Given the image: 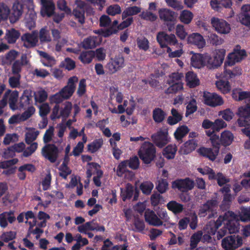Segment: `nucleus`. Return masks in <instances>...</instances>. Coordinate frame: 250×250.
<instances>
[{
	"label": "nucleus",
	"mask_w": 250,
	"mask_h": 250,
	"mask_svg": "<svg viewBox=\"0 0 250 250\" xmlns=\"http://www.w3.org/2000/svg\"><path fill=\"white\" fill-rule=\"evenodd\" d=\"M224 223L230 233L238 232L240 224L237 215L232 211H227L223 215H220L215 222L210 221L205 230L210 234H215L217 229Z\"/></svg>",
	"instance_id": "nucleus-1"
},
{
	"label": "nucleus",
	"mask_w": 250,
	"mask_h": 250,
	"mask_svg": "<svg viewBox=\"0 0 250 250\" xmlns=\"http://www.w3.org/2000/svg\"><path fill=\"white\" fill-rule=\"evenodd\" d=\"M156 148L149 142H145L139 149L138 154L140 158L146 164H150L156 156Z\"/></svg>",
	"instance_id": "nucleus-2"
},
{
	"label": "nucleus",
	"mask_w": 250,
	"mask_h": 250,
	"mask_svg": "<svg viewBox=\"0 0 250 250\" xmlns=\"http://www.w3.org/2000/svg\"><path fill=\"white\" fill-rule=\"evenodd\" d=\"M247 56L244 49H241L239 45H237L233 49L231 53H229L225 61V66H232L237 62H240Z\"/></svg>",
	"instance_id": "nucleus-3"
},
{
	"label": "nucleus",
	"mask_w": 250,
	"mask_h": 250,
	"mask_svg": "<svg viewBox=\"0 0 250 250\" xmlns=\"http://www.w3.org/2000/svg\"><path fill=\"white\" fill-rule=\"evenodd\" d=\"M243 238L239 235H230L222 239L221 246L225 250H235L243 244Z\"/></svg>",
	"instance_id": "nucleus-4"
},
{
	"label": "nucleus",
	"mask_w": 250,
	"mask_h": 250,
	"mask_svg": "<svg viewBox=\"0 0 250 250\" xmlns=\"http://www.w3.org/2000/svg\"><path fill=\"white\" fill-rule=\"evenodd\" d=\"M78 81V78L75 76L69 78L67 84L59 91L65 100L69 99L73 95L76 89V84Z\"/></svg>",
	"instance_id": "nucleus-5"
},
{
	"label": "nucleus",
	"mask_w": 250,
	"mask_h": 250,
	"mask_svg": "<svg viewBox=\"0 0 250 250\" xmlns=\"http://www.w3.org/2000/svg\"><path fill=\"white\" fill-rule=\"evenodd\" d=\"M210 23L215 30L218 33L226 34L230 30L229 24L223 19L212 17L211 19Z\"/></svg>",
	"instance_id": "nucleus-6"
},
{
	"label": "nucleus",
	"mask_w": 250,
	"mask_h": 250,
	"mask_svg": "<svg viewBox=\"0 0 250 250\" xmlns=\"http://www.w3.org/2000/svg\"><path fill=\"white\" fill-rule=\"evenodd\" d=\"M203 99L206 104L212 107L221 105L224 104L222 97L215 93L205 92Z\"/></svg>",
	"instance_id": "nucleus-7"
},
{
	"label": "nucleus",
	"mask_w": 250,
	"mask_h": 250,
	"mask_svg": "<svg viewBox=\"0 0 250 250\" xmlns=\"http://www.w3.org/2000/svg\"><path fill=\"white\" fill-rule=\"evenodd\" d=\"M157 40L162 48H167V44L174 45L177 43V40L174 34L168 35L164 32L158 33Z\"/></svg>",
	"instance_id": "nucleus-8"
},
{
	"label": "nucleus",
	"mask_w": 250,
	"mask_h": 250,
	"mask_svg": "<svg viewBox=\"0 0 250 250\" xmlns=\"http://www.w3.org/2000/svg\"><path fill=\"white\" fill-rule=\"evenodd\" d=\"M152 140L154 144L160 148H162L170 141L167 130H160L157 133L151 136Z\"/></svg>",
	"instance_id": "nucleus-9"
},
{
	"label": "nucleus",
	"mask_w": 250,
	"mask_h": 250,
	"mask_svg": "<svg viewBox=\"0 0 250 250\" xmlns=\"http://www.w3.org/2000/svg\"><path fill=\"white\" fill-rule=\"evenodd\" d=\"M218 202L216 200H210L208 201L206 204L201 207L199 215L201 217L205 216L208 213L211 212V214L209 215V217H213L216 214V208L217 207Z\"/></svg>",
	"instance_id": "nucleus-10"
},
{
	"label": "nucleus",
	"mask_w": 250,
	"mask_h": 250,
	"mask_svg": "<svg viewBox=\"0 0 250 250\" xmlns=\"http://www.w3.org/2000/svg\"><path fill=\"white\" fill-rule=\"evenodd\" d=\"M194 182L189 178L177 180L172 183L173 188H178L182 192H187L192 189L194 187Z\"/></svg>",
	"instance_id": "nucleus-11"
},
{
	"label": "nucleus",
	"mask_w": 250,
	"mask_h": 250,
	"mask_svg": "<svg viewBox=\"0 0 250 250\" xmlns=\"http://www.w3.org/2000/svg\"><path fill=\"white\" fill-rule=\"evenodd\" d=\"M216 78L218 79L215 83L216 88L223 94H227L230 92L231 87L229 82L224 78L223 75L218 73L216 75Z\"/></svg>",
	"instance_id": "nucleus-12"
},
{
	"label": "nucleus",
	"mask_w": 250,
	"mask_h": 250,
	"mask_svg": "<svg viewBox=\"0 0 250 250\" xmlns=\"http://www.w3.org/2000/svg\"><path fill=\"white\" fill-rule=\"evenodd\" d=\"M42 153L45 158L54 163L58 157V149L54 145H48L42 148Z\"/></svg>",
	"instance_id": "nucleus-13"
},
{
	"label": "nucleus",
	"mask_w": 250,
	"mask_h": 250,
	"mask_svg": "<svg viewBox=\"0 0 250 250\" xmlns=\"http://www.w3.org/2000/svg\"><path fill=\"white\" fill-rule=\"evenodd\" d=\"M76 7L73 10V15L79 21L83 23L84 22V10L87 8L86 4L81 0H76Z\"/></svg>",
	"instance_id": "nucleus-14"
},
{
	"label": "nucleus",
	"mask_w": 250,
	"mask_h": 250,
	"mask_svg": "<svg viewBox=\"0 0 250 250\" xmlns=\"http://www.w3.org/2000/svg\"><path fill=\"white\" fill-rule=\"evenodd\" d=\"M124 57L119 55L114 58H112L108 64V68L111 73H115L125 65Z\"/></svg>",
	"instance_id": "nucleus-15"
},
{
	"label": "nucleus",
	"mask_w": 250,
	"mask_h": 250,
	"mask_svg": "<svg viewBox=\"0 0 250 250\" xmlns=\"http://www.w3.org/2000/svg\"><path fill=\"white\" fill-rule=\"evenodd\" d=\"M192 56L190 58V65L195 68H201L206 66V54L194 53L192 51L190 53Z\"/></svg>",
	"instance_id": "nucleus-16"
},
{
	"label": "nucleus",
	"mask_w": 250,
	"mask_h": 250,
	"mask_svg": "<svg viewBox=\"0 0 250 250\" xmlns=\"http://www.w3.org/2000/svg\"><path fill=\"white\" fill-rule=\"evenodd\" d=\"M146 221L149 225L159 227L163 225V221L161 220L157 214L153 211L147 209L145 213Z\"/></svg>",
	"instance_id": "nucleus-17"
},
{
	"label": "nucleus",
	"mask_w": 250,
	"mask_h": 250,
	"mask_svg": "<svg viewBox=\"0 0 250 250\" xmlns=\"http://www.w3.org/2000/svg\"><path fill=\"white\" fill-rule=\"evenodd\" d=\"M19 98V93L17 91H13L11 92L10 90L7 91L2 100H5L6 104L7 101H8V103L10 108L15 110L17 108V103Z\"/></svg>",
	"instance_id": "nucleus-18"
},
{
	"label": "nucleus",
	"mask_w": 250,
	"mask_h": 250,
	"mask_svg": "<svg viewBox=\"0 0 250 250\" xmlns=\"http://www.w3.org/2000/svg\"><path fill=\"white\" fill-rule=\"evenodd\" d=\"M23 45L26 47H31L35 46L38 41V33L34 31L32 34H25L21 37Z\"/></svg>",
	"instance_id": "nucleus-19"
},
{
	"label": "nucleus",
	"mask_w": 250,
	"mask_h": 250,
	"mask_svg": "<svg viewBox=\"0 0 250 250\" xmlns=\"http://www.w3.org/2000/svg\"><path fill=\"white\" fill-rule=\"evenodd\" d=\"M188 42L195 45L201 49L206 45V41L203 37L197 33H192L188 36L187 40Z\"/></svg>",
	"instance_id": "nucleus-20"
},
{
	"label": "nucleus",
	"mask_w": 250,
	"mask_h": 250,
	"mask_svg": "<svg viewBox=\"0 0 250 250\" xmlns=\"http://www.w3.org/2000/svg\"><path fill=\"white\" fill-rule=\"evenodd\" d=\"M219 147L213 148L202 147L198 149V152L201 155L208 158L211 161H214L219 153Z\"/></svg>",
	"instance_id": "nucleus-21"
},
{
	"label": "nucleus",
	"mask_w": 250,
	"mask_h": 250,
	"mask_svg": "<svg viewBox=\"0 0 250 250\" xmlns=\"http://www.w3.org/2000/svg\"><path fill=\"white\" fill-rule=\"evenodd\" d=\"M42 7L41 11L42 15L43 17H50L54 13L55 5L52 0H40Z\"/></svg>",
	"instance_id": "nucleus-22"
},
{
	"label": "nucleus",
	"mask_w": 250,
	"mask_h": 250,
	"mask_svg": "<svg viewBox=\"0 0 250 250\" xmlns=\"http://www.w3.org/2000/svg\"><path fill=\"white\" fill-rule=\"evenodd\" d=\"M16 220L13 211H5L0 214V226L5 228L8 226V222L12 224Z\"/></svg>",
	"instance_id": "nucleus-23"
},
{
	"label": "nucleus",
	"mask_w": 250,
	"mask_h": 250,
	"mask_svg": "<svg viewBox=\"0 0 250 250\" xmlns=\"http://www.w3.org/2000/svg\"><path fill=\"white\" fill-rule=\"evenodd\" d=\"M23 13V8L22 5L19 2L13 4L12 9V12L9 16L10 22L15 23L17 21L22 15Z\"/></svg>",
	"instance_id": "nucleus-24"
},
{
	"label": "nucleus",
	"mask_w": 250,
	"mask_h": 250,
	"mask_svg": "<svg viewBox=\"0 0 250 250\" xmlns=\"http://www.w3.org/2000/svg\"><path fill=\"white\" fill-rule=\"evenodd\" d=\"M160 19L165 21H174L176 20L177 14L170 9L162 8L159 10Z\"/></svg>",
	"instance_id": "nucleus-25"
},
{
	"label": "nucleus",
	"mask_w": 250,
	"mask_h": 250,
	"mask_svg": "<svg viewBox=\"0 0 250 250\" xmlns=\"http://www.w3.org/2000/svg\"><path fill=\"white\" fill-rule=\"evenodd\" d=\"M135 106V102L132 99L124 100L123 104H120L118 106L119 113H122L126 111L127 114L131 115L133 112Z\"/></svg>",
	"instance_id": "nucleus-26"
},
{
	"label": "nucleus",
	"mask_w": 250,
	"mask_h": 250,
	"mask_svg": "<svg viewBox=\"0 0 250 250\" xmlns=\"http://www.w3.org/2000/svg\"><path fill=\"white\" fill-rule=\"evenodd\" d=\"M228 66H225V62L224 71L223 73H222L223 75V77H225L229 79H232L242 75V70L240 67L236 66L234 67L233 69L230 70L227 68Z\"/></svg>",
	"instance_id": "nucleus-27"
},
{
	"label": "nucleus",
	"mask_w": 250,
	"mask_h": 250,
	"mask_svg": "<svg viewBox=\"0 0 250 250\" xmlns=\"http://www.w3.org/2000/svg\"><path fill=\"white\" fill-rule=\"evenodd\" d=\"M40 132L33 127H26L25 134V142L29 145L36 140Z\"/></svg>",
	"instance_id": "nucleus-28"
},
{
	"label": "nucleus",
	"mask_w": 250,
	"mask_h": 250,
	"mask_svg": "<svg viewBox=\"0 0 250 250\" xmlns=\"http://www.w3.org/2000/svg\"><path fill=\"white\" fill-rule=\"evenodd\" d=\"M197 146V144L195 140H189L181 146L179 150V152L181 154H187L194 150Z\"/></svg>",
	"instance_id": "nucleus-29"
},
{
	"label": "nucleus",
	"mask_w": 250,
	"mask_h": 250,
	"mask_svg": "<svg viewBox=\"0 0 250 250\" xmlns=\"http://www.w3.org/2000/svg\"><path fill=\"white\" fill-rule=\"evenodd\" d=\"M232 98L236 101L246 100L250 102V91H244L240 89L233 90Z\"/></svg>",
	"instance_id": "nucleus-30"
},
{
	"label": "nucleus",
	"mask_w": 250,
	"mask_h": 250,
	"mask_svg": "<svg viewBox=\"0 0 250 250\" xmlns=\"http://www.w3.org/2000/svg\"><path fill=\"white\" fill-rule=\"evenodd\" d=\"M87 177L89 178L92 175H98V176H103V171L100 166L94 163H89L86 172Z\"/></svg>",
	"instance_id": "nucleus-31"
},
{
	"label": "nucleus",
	"mask_w": 250,
	"mask_h": 250,
	"mask_svg": "<svg viewBox=\"0 0 250 250\" xmlns=\"http://www.w3.org/2000/svg\"><path fill=\"white\" fill-rule=\"evenodd\" d=\"M186 80L187 85L190 88L194 87L200 83L199 79L196 74L193 72H188L186 75Z\"/></svg>",
	"instance_id": "nucleus-32"
},
{
	"label": "nucleus",
	"mask_w": 250,
	"mask_h": 250,
	"mask_svg": "<svg viewBox=\"0 0 250 250\" xmlns=\"http://www.w3.org/2000/svg\"><path fill=\"white\" fill-rule=\"evenodd\" d=\"M177 150V148L175 145H169L163 149V155L167 159H173L175 157Z\"/></svg>",
	"instance_id": "nucleus-33"
},
{
	"label": "nucleus",
	"mask_w": 250,
	"mask_h": 250,
	"mask_svg": "<svg viewBox=\"0 0 250 250\" xmlns=\"http://www.w3.org/2000/svg\"><path fill=\"white\" fill-rule=\"evenodd\" d=\"M234 139L232 133L229 130H225L222 132L220 136L221 144L225 146L230 145Z\"/></svg>",
	"instance_id": "nucleus-34"
},
{
	"label": "nucleus",
	"mask_w": 250,
	"mask_h": 250,
	"mask_svg": "<svg viewBox=\"0 0 250 250\" xmlns=\"http://www.w3.org/2000/svg\"><path fill=\"white\" fill-rule=\"evenodd\" d=\"M39 53L42 57V62L44 66L52 67L55 64V60L53 57L43 51H39Z\"/></svg>",
	"instance_id": "nucleus-35"
},
{
	"label": "nucleus",
	"mask_w": 250,
	"mask_h": 250,
	"mask_svg": "<svg viewBox=\"0 0 250 250\" xmlns=\"http://www.w3.org/2000/svg\"><path fill=\"white\" fill-rule=\"evenodd\" d=\"M172 116H169L167 118V123L170 125H174L180 122L182 119V116L175 109L172 108L171 110Z\"/></svg>",
	"instance_id": "nucleus-36"
},
{
	"label": "nucleus",
	"mask_w": 250,
	"mask_h": 250,
	"mask_svg": "<svg viewBox=\"0 0 250 250\" xmlns=\"http://www.w3.org/2000/svg\"><path fill=\"white\" fill-rule=\"evenodd\" d=\"M193 18V13L188 10L182 11L179 17L180 21L185 24H189L192 20Z\"/></svg>",
	"instance_id": "nucleus-37"
},
{
	"label": "nucleus",
	"mask_w": 250,
	"mask_h": 250,
	"mask_svg": "<svg viewBox=\"0 0 250 250\" xmlns=\"http://www.w3.org/2000/svg\"><path fill=\"white\" fill-rule=\"evenodd\" d=\"M237 216L242 222H250V207L241 208V211Z\"/></svg>",
	"instance_id": "nucleus-38"
},
{
	"label": "nucleus",
	"mask_w": 250,
	"mask_h": 250,
	"mask_svg": "<svg viewBox=\"0 0 250 250\" xmlns=\"http://www.w3.org/2000/svg\"><path fill=\"white\" fill-rule=\"evenodd\" d=\"M20 36L19 32L15 29H11L6 31L5 38L9 43H13L16 42Z\"/></svg>",
	"instance_id": "nucleus-39"
},
{
	"label": "nucleus",
	"mask_w": 250,
	"mask_h": 250,
	"mask_svg": "<svg viewBox=\"0 0 250 250\" xmlns=\"http://www.w3.org/2000/svg\"><path fill=\"white\" fill-rule=\"evenodd\" d=\"M206 64L210 69H215L220 66L221 65L211 55L206 54Z\"/></svg>",
	"instance_id": "nucleus-40"
},
{
	"label": "nucleus",
	"mask_w": 250,
	"mask_h": 250,
	"mask_svg": "<svg viewBox=\"0 0 250 250\" xmlns=\"http://www.w3.org/2000/svg\"><path fill=\"white\" fill-rule=\"evenodd\" d=\"M36 14L34 11H31L30 14H27L25 18L26 26L29 29H31L35 26Z\"/></svg>",
	"instance_id": "nucleus-41"
},
{
	"label": "nucleus",
	"mask_w": 250,
	"mask_h": 250,
	"mask_svg": "<svg viewBox=\"0 0 250 250\" xmlns=\"http://www.w3.org/2000/svg\"><path fill=\"white\" fill-rule=\"evenodd\" d=\"M100 42V39L97 37H91L85 39L83 43V45L85 48H92L95 47Z\"/></svg>",
	"instance_id": "nucleus-42"
},
{
	"label": "nucleus",
	"mask_w": 250,
	"mask_h": 250,
	"mask_svg": "<svg viewBox=\"0 0 250 250\" xmlns=\"http://www.w3.org/2000/svg\"><path fill=\"white\" fill-rule=\"evenodd\" d=\"M141 11V8L137 6H133L126 8L122 13V18L125 19L128 16H133Z\"/></svg>",
	"instance_id": "nucleus-43"
},
{
	"label": "nucleus",
	"mask_w": 250,
	"mask_h": 250,
	"mask_svg": "<svg viewBox=\"0 0 250 250\" xmlns=\"http://www.w3.org/2000/svg\"><path fill=\"white\" fill-rule=\"evenodd\" d=\"M226 50L223 48L216 49L212 52V55L221 65L226 55Z\"/></svg>",
	"instance_id": "nucleus-44"
},
{
	"label": "nucleus",
	"mask_w": 250,
	"mask_h": 250,
	"mask_svg": "<svg viewBox=\"0 0 250 250\" xmlns=\"http://www.w3.org/2000/svg\"><path fill=\"white\" fill-rule=\"evenodd\" d=\"M167 207L169 210L175 214L182 212L183 209V205L175 201H171L168 202L167 205Z\"/></svg>",
	"instance_id": "nucleus-45"
},
{
	"label": "nucleus",
	"mask_w": 250,
	"mask_h": 250,
	"mask_svg": "<svg viewBox=\"0 0 250 250\" xmlns=\"http://www.w3.org/2000/svg\"><path fill=\"white\" fill-rule=\"evenodd\" d=\"M177 47L179 49L177 50L172 51V49L169 47H167V51L168 53V56L170 58H178L181 57L184 51L183 50V44L182 43H178L176 44Z\"/></svg>",
	"instance_id": "nucleus-46"
},
{
	"label": "nucleus",
	"mask_w": 250,
	"mask_h": 250,
	"mask_svg": "<svg viewBox=\"0 0 250 250\" xmlns=\"http://www.w3.org/2000/svg\"><path fill=\"white\" fill-rule=\"evenodd\" d=\"M94 55V51L91 50L86 51L81 54L79 59L83 63H89L92 61Z\"/></svg>",
	"instance_id": "nucleus-47"
},
{
	"label": "nucleus",
	"mask_w": 250,
	"mask_h": 250,
	"mask_svg": "<svg viewBox=\"0 0 250 250\" xmlns=\"http://www.w3.org/2000/svg\"><path fill=\"white\" fill-rule=\"evenodd\" d=\"M166 113L161 108H157L153 111V118L156 123L162 122L165 118Z\"/></svg>",
	"instance_id": "nucleus-48"
},
{
	"label": "nucleus",
	"mask_w": 250,
	"mask_h": 250,
	"mask_svg": "<svg viewBox=\"0 0 250 250\" xmlns=\"http://www.w3.org/2000/svg\"><path fill=\"white\" fill-rule=\"evenodd\" d=\"M121 190L122 199L124 201H125L132 197L134 192V188L131 185L127 184L125 189L123 190L122 188H121Z\"/></svg>",
	"instance_id": "nucleus-49"
},
{
	"label": "nucleus",
	"mask_w": 250,
	"mask_h": 250,
	"mask_svg": "<svg viewBox=\"0 0 250 250\" xmlns=\"http://www.w3.org/2000/svg\"><path fill=\"white\" fill-rule=\"evenodd\" d=\"M103 144V140L100 138L94 141L87 146L88 150L91 153H94L99 150Z\"/></svg>",
	"instance_id": "nucleus-50"
},
{
	"label": "nucleus",
	"mask_w": 250,
	"mask_h": 250,
	"mask_svg": "<svg viewBox=\"0 0 250 250\" xmlns=\"http://www.w3.org/2000/svg\"><path fill=\"white\" fill-rule=\"evenodd\" d=\"M48 97L47 92L43 89H40L34 93L36 102L41 103L45 102Z\"/></svg>",
	"instance_id": "nucleus-51"
},
{
	"label": "nucleus",
	"mask_w": 250,
	"mask_h": 250,
	"mask_svg": "<svg viewBox=\"0 0 250 250\" xmlns=\"http://www.w3.org/2000/svg\"><path fill=\"white\" fill-rule=\"evenodd\" d=\"M128 165V161H123L121 162L118 166L117 169V174L119 176H123L124 173H128V174L133 176L132 172L127 170L126 167Z\"/></svg>",
	"instance_id": "nucleus-52"
},
{
	"label": "nucleus",
	"mask_w": 250,
	"mask_h": 250,
	"mask_svg": "<svg viewBox=\"0 0 250 250\" xmlns=\"http://www.w3.org/2000/svg\"><path fill=\"white\" fill-rule=\"evenodd\" d=\"M10 10L9 7L3 3H0V19L1 20H6L9 18Z\"/></svg>",
	"instance_id": "nucleus-53"
},
{
	"label": "nucleus",
	"mask_w": 250,
	"mask_h": 250,
	"mask_svg": "<svg viewBox=\"0 0 250 250\" xmlns=\"http://www.w3.org/2000/svg\"><path fill=\"white\" fill-rule=\"evenodd\" d=\"M188 128L186 125L179 127L174 132V136L177 140H181L189 131Z\"/></svg>",
	"instance_id": "nucleus-54"
},
{
	"label": "nucleus",
	"mask_w": 250,
	"mask_h": 250,
	"mask_svg": "<svg viewBox=\"0 0 250 250\" xmlns=\"http://www.w3.org/2000/svg\"><path fill=\"white\" fill-rule=\"evenodd\" d=\"M197 109V103L195 99L192 98L188 103L186 107V116L193 114Z\"/></svg>",
	"instance_id": "nucleus-55"
},
{
	"label": "nucleus",
	"mask_w": 250,
	"mask_h": 250,
	"mask_svg": "<svg viewBox=\"0 0 250 250\" xmlns=\"http://www.w3.org/2000/svg\"><path fill=\"white\" fill-rule=\"evenodd\" d=\"M17 233L14 231L3 232L0 236V239L4 242H8L16 238Z\"/></svg>",
	"instance_id": "nucleus-56"
},
{
	"label": "nucleus",
	"mask_w": 250,
	"mask_h": 250,
	"mask_svg": "<svg viewBox=\"0 0 250 250\" xmlns=\"http://www.w3.org/2000/svg\"><path fill=\"white\" fill-rule=\"evenodd\" d=\"M202 235V231H198L191 236L190 246L191 249H194L197 246L201 240Z\"/></svg>",
	"instance_id": "nucleus-57"
},
{
	"label": "nucleus",
	"mask_w": 250,
	"mask_h": 250,
	"mask_svg": "<svg viewBox=\"0 0 250 250\" xmlns=\"http://www.w3.org/2000/svg\"><path fill=\"white\" fill-rule=\"evenodd\" d=\"M237 114L241 118H248L250 117V104H247L239 107Z\"/></svg>",
	"instance_id": "nucleus-58"
},
{
	"label": "nucleus",
	"mask_w": 250,
	"mask_h": 250,
	"mask_svg": "<svg viewBox=\"0 0 250 250\" xmlns=\"http://www.w3.org/2000/svg\"><path fill=\"white\" fill-rule=\"evenodd\" d=\"M197 170L203 175H208V179L210 180L214 179L215 178V172L209 167H199L197 168Z\"/></svg>",
	"instance_id": "nucleus-59"
},
{
	"label": "nucleus",
	"mask_w": 250,
	"mask_h": 250,
	"mask_svg": "<svg viewBox=\"0 0 250 250\" xmlns=\"http://www.w3.org/2000/svg\"><path fill=\"white\" fill-rule=\"evenodd\" d=\"M154 188L153 183L149 181L145 182L140 185V188L142 192L146 194H149Z\"/></svg>",
	"instance_id": "nucleus-60"
},
{
	"label": "nucleus",
	"mask_w": 250,
	"mask_h": 250,
	"mask_svg": "<svg viewBox=\"0 0 250 250\" xmlns=\"http://www.w3.org/2000/svg\"><path fill=\"white\" fill-rule=\"evenodd\" d=\"M183 77V75L182 74L178 73H173L169 76L167 80V83L169 86H170V85H173L176 84V83L182 82L181 79Z\"/></svg>",
	"instance_id": "nucleus-61"
},
{
	"label": "nucleus",
	"mask_w": 250,
	"mask_h": 250,
	"mask_svg": "<svg viewBox=\"0 0 250 250\" xmlns=\"http://www.w3.org/2000/svg\"><path fill=\"white\" fill-rule=\"evenodd\" d=\"M168 186L166 180L161 179L158 181L156 184V188L161 193H164L167 190Z\"/></svg>",
	"instance_id": "nucleus-62"
},
{
	"label": "nucleus",
	"mask_w": 250,
	"mask_h": 250,
	"mask_svg": "<svg viewBox=\"0 0 250 250\" xmlns=\"http://www.w3.org/2000/svg\"><path fill=\"white\" fill-rule=\"evenodd\" d=\"M18 135L16 133L7 134L3 139V143L5 145L18 141Z\"/></svg>",
	"instance_id": "nucleus-63"
},
{
	"label": "nucleus",
	"mask_w": 250,
	"mask_h": 250,
	"mask_svg": "<svg viewBox=\"0 0 250 250\" xmlns=\"http://www.w3.org/2000/svg\"><path fill=\"white\" fill-rule=\"evenodd\" d=\"M218 115L226 121H230L234 117L233 112L229 109H226L224 110L220 111Z\"/></svg>",
	"instance_id": "nucleus-64"
}]
</instances>
